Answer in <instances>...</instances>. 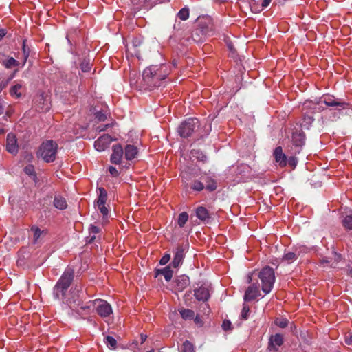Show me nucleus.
Returning a JSON list of instances; mask_svg holds the SVG:
<instances>
[{
  "mask_svg": "<svg viewBox=\"0 0 352 352\" xmlns=\"http://www.w3.org/2000/svg\"><path fill=\"white\" fill-rule=\"evenodd\" d=\"M170 73L169 67L164 64L148 67L143 71V86L148 89L160 87L161 82L166 79Z\"/></svg>",
  "mask_w": 352,
  "mask_h": 352,
  "instance_id": "1",
  "label": "nucleus"
},
{
  "mask_svg": "<svg viewBox=\"0 0 352 352\" xmlns=\"http://www.w3.org/2000/svg\"><path fill=\"white\" fill-rule=\"evenodd\" d=\"M198 125L199 120L197 118H189L179 126L177 131L181 137L186 138L192 135Z\"/></svg>",
  "mask_w": 352,
  "mask_h": 352,
  "instance_id": "5",
  "label": "nucleus"
},
{
  "mask_svg": "<svg viewBox=\"0 0 352 352\" xmlns=\"http://www.w3.org/2000/svg\"><path fill=\"white\" fill-rule=\"evenodd\" d=\"M215 1L219 2V3H223L227 1L228 0H214Z\"/></svg>",
  "mask_w": 352,
  "mask_h": 352,
  "instance_id": "62",
  "label": "nucleus"
},
{
  "mask_svg": "<svg viewBox=\"0 0 352 352\" xmlns=\"http://www.w3.org/2000/svg\"><path fill=\"white\" fill-rule=\"evenodd\" d=\"M1 64L6 68L10 69L19 65V62L12 57L6 58L1 60Z\"/></svg>",
  "mask_w": 352,
  "mask_h": 352,
  "instance_id": "27",
  "label": "nucleus"
},
{
  "mask_svg": "<svg viewBox=\"0 0 352 352\" xmlns=\"http://www.w3.org/2000/svg\"><path fill=\"white\" fill-rule=\"evenodd\" d=\"M80 69L83 72H88L90 71L91 65L89 60H83L80 63Z\"/></svg>",
  "mask_w": 352,
  "mask_h": 352,
  "instance_id": "36",
  "label": "nucleus"
},
{
  "mask_svg": "<svg viewBox=\"0 0 352 352\" xmlns=\"http://www.w3.org/2000/svg\"><path fill=\"white\" fill-rule=\"evenodd\" d=\"M274 157L276 163L280 167H285L287 164V158L285 154L283 152L281 146H277L273 153Z\"/></svg>",
  "mask_w": 352,
  "mask_h": 352,
  "instance_id": "16",
  "label": "nucleus"
},
{
  "mask_svg": "<svg viewBox=\"0 0 352 352\" xmlns=\"http://www.w3.org/2000/svg\"><path fill=\"white\" fill-rule=\"evenodd\" d=\"M343 226L345 228L352 230V215H347L342 221Z\"/></svg>",
  "mask_w": 352,
  "mask_h": 352,
  "instance_id": "37",
  "label": "nucleus"
},
{
  "mask_svg": "<svg viewBox=\"0 0 352 352\" xmlns=\"http://www.w3.org/2000/svg\"><path fill=\"white\" fill-rule=\"evenodd\" d=\"M92 300L89 301L88 302V305H82L78 309V313L79 314H82L84 313H87V311L89 310L91 307H93V305L90 303Z\"/></svg>",
  "mask_w": 352,
  "mask_h": 352,
  "instance_id": "41",
  "label": "nucleus"
},
{
  "mask_svg": "<svg viewBox=\"0 0 352 352\" xmlns=\"http://www.w3.org/2000/svg\"><path fill=\"white\" fill-rule=\"evenodd\" d=\"M104 342L106 344L107 346L110 349H116L117 347L116 340L111 336H106L104 340Z\"/></svg>",
  "mask_w": 352,
  "mask_h": 352,
  "instance_id": "29",
  "label": "nucleus"
},
{
  "mask_svg": "<svg viewBox=\"0 0 352 352\" xmlns=\"http://www.w3.org/2000/svg\"><path fill=\"white\" fill-rule=\"evenodd\" d=\"M113 140V139L110 135L104 134L95 141L94 147L98 151H104L109 147Z\"/></svg>",
  "mask_w": 352,
  "mask_h": 352,
  "instance_id": "10",
  "label": "nucleus"
},
{
  "mask_svg": "<svg viewBox=\"0 0 352 352\" xmlns=\"http://www.w3.org/2000/svg\"><path fill=\"white\" fill-rule=\"evenodd\" d=\"M227 45L231 52L234 51V45L232 44L230 41H227Z\"/></svg>",
  "mask_w": 352,
  "mask_h": 352,
  "instance_id": "55",
  "label": "nucleus"
},
{
  "mask_svg": "<svg viewBox=\"0 0 352 352\" xmlns=\"http://www.w3.org/2000/svg\"><path fill=\"white\" fill-rule=\"evenodd\" d=\"M90 303L93 305V308L96 309L97 314L102 318L108 317L113 312L111 305L106 300L96 299Z\"/></svg>",
  "mask_w": 352,
  "mask_h": 352,
  "instance_id": "6",
  "label": "nucleus"
},
{
  "mask_svg": "<svg viewBox=\"0 0 352 352\" xmlns=\"http://www.w3.org/2000/svg\"><path fill=\"white\" fill-rule=\"evenodd\" d=\"M30 230L33 233V243L36 244L38 242L41 236L44 234L45 231L41 230L36 226H32Z\"/></svg>",
  "mask_w": 352,
  "mask_h": 352,
  "instance_id": "26",
  "label": "nucleus"
},
{
  "mask_svg": "<svg viewBox=\"0 0 352 352\" xmlns=\"http://www.w3.org/2000/svg\"><path fill=\"white\" fill-rule=\"evenodd\" d=\"M181 352H195L193 344L189 341H185L181 346Z\"/></svg>",
  "mask_w": 352,
  "mask_h": 352,
  "instance_id": "33",
  "label": "nucleus"
},
{
  "mask_svg": "<svg viewBox=\"0 0 352 352\" xmlns=\"http://www.w3.org/2000/svg\"><path fill=\"white\" fill-rule=\"evenodd\" d=\"M133 44L134 46L137 47L141 44V41L138 38H135L133 41Z\"/></svg>",
  "mask_w": 352,
  "mask_h": 352,
  "instance_id": "54",
  "label": "nucleus"
},
{
  "mask_svg": "<svg viewBox=\"0 0 352 352\" xmlns=\"http://www.w3.org/2000/svg\"><path fill=\"white\" fill-rule=\"evenodd\" d=\"M188 220V214L186 212H183L179 214L177 223L180 228H183Z\"/></svg>",
  "mask_w": 352,
  "mask_h": 352,
  "instance_id": "32",
  "label": "nucleus"
},
{
  "mask_svg": "<svg viewBox=\"0 0 352 352\" xmlns=\"http://www.w3.org/2000/svg\"><path fill=\"white\" fill-rule=\"evenodd\" d=\"M185 256V248L183 246H177L175 249L173 260L170 265L174 268H178L182 265Z\"/></svg>",
  "mask_w": 352,
  "mask_h": 352,
  "instance_id": "11",
  "label": "nucleus"
},
{
  "mask_svg": "<svg viewBox=\"0 0 352 352\" xmlns=\"http://www.w3.org/2000/svg\"><path fill=\"white\" fill-rule=\"evenodd\" d=\"M196 215L197 218L202 221H208L210 218L208 210L202 206H199L197 208Z\"/></svg>",
  "mask_w": 352,
  "mask_h": 352,
  "instance_id": "25",
  "label": "nucleus"
},
{
  "mask_svg": "<svg viewBox=\"0 0 352 352\" xmlns=\"http://www.w3.org/2000/svg\"><path fill=\"white\" fill-rule=\"evenodd\" d=\"M201 28H202L201 31H202V32H204V34H210V32L212 31V28H210V30H209V29H206V30H204L202 27H201Z\"/></svg>",
  "mask_w": 352,
  "mask_h": 352,
  "instance_id": "57",
  "label": "nucleus"
},
{
  "mask_svg": "<svg viewBox=\"0 0 352 352\" xmlns=\"http://www.w3.org/2000/svg\"><path fill=\"white\" fill-rule=\"evenodd\" d=\"M22 51L25 63L30 54V49L26 45V40L23 41Z\"/></svg>",
  "mask_w": 352,
  "mask_h": 352,
  "instance_id": "35",
  "label": "nucleus"
},
{
  "mask_svg": "<svg viewBox=\"0 0 352 352\" xmlns=\"http://www.w3.org/2000/svg\"><path fill=\"white\" fill-rule=\"evenodd\" d=\"M179 313L184 320H192L195 316L194 311L189 309H182L179 310Z\"/></svg>",
  "mask_w": 352,
  "mask_h": 352,
  "instance_id": "30",
  "label": "nucleus"
},
{
  "mask_svg": "<svg viewBox=\"0 0 352 352\" xmlns=\"http://www.w3.org/2000/svg\"><path fill=\"white\" fill-rule=\"evenodd\" d=\"M170 255L169 254H164L160 261V263L162 265H164L170 261Z\"/></svg>",
  "mask_w": 352,
  "mask_h": 352,
  "instance_id": "45",
  "label": "nucleus"
},
{
  "mask_svg": "<svg viewBox=\"0 0 352 352\" xmlns=\"http://www.w3.org/2000/svg\"><path fill=\"white\" fill-rule=\"evenodd\" d=\"M160 274L164 276L165 280L167 282H169L171 280L173 275V272L171 270V265H169L162 269H157L155 270V277H157Z\"/></svg>",
  "mask_w": 352,
  "mask_h": 352,
  "instance_id": "20",
  "label": "nucleus"
},
{
  "mask_svg": "<svg viewBox=\"0 0 352 352\" xmlns=\"http://www.w3.org/2000/svg\"><path fill=\"white\" fill-rule=\"evenodd\" d=\"M54 206L56 208L63 210L67 208V204L63 197L56 195L54 199Z\"/></svg>",
  "mask_w": 352,
  "mask_h": 352,
  "instance_id": "22",
  "label": "nucleus"
},
{
  "mask_svg": "<svg viewBox=\"0 0 352 352\" xmlns=\"http://www.w3.org/2000/svg\"><path fill=\"white\" fill-rule=\"evenodd\" d=\"M177 16L182 21H186L189 17V9L188 8H183L177 13Z\"/></svg>",
  "mask_w": 352,
  "mask_h": 352,
  "instance_id": "34",
  "label": "nucleus"
},
{
  "mask_svg": "<svg viewBox=\"0 0 352 352\" xmlns=\"http://www.w3.org/2000/svg\"><path fill=\"white\" fill-rule=\"evenodd\" d=\"M300 153V149L299 148H298V150L295 152V153Z\"/></svg>",
  "mask_w": 352,
  "mask_h": 352,
  "instance_id": "64",
  "label": "nucleus"
},
{
  "mask_svg": "<svg viewBox=\"0 0 352 352\" xmlns=\"http://www.w3.org/2000/svg\"><path fill=\"white\" fill-rule=\"evenodd\" d=\"M22 89V85L20 84H16L12 86L10 88V93L11 96H16V98H19L21 97L22 93L21 90Z\"/></svg>",
  "mask_w": 352,
  "mask_h": 352,
  "instance_id": "31",
  "label": "nucleus"
},
{
  "mask_svg": "<svg viewBox=\"0 0 352 352\" xmlns=\"http://www.w3.org/2000/svg\"><path fill=\"white\" fill-rule=\"evenodd\" d=\"M231 326H232V324H231L230 321L227 320H225L223 321L222 328L223 329V330H225V331L230 330Z\"/></svg>",
  "mask_w": 352,
  "mask_h": 352,
  "instance_id": "47",
  "label": "nucleus"
},
{
  "mask_svg": "<svg viewBox=\"0 0 352 352\" xmlns=\"http://www.w3.org/2000/svg\"><path fill=\"white\" fill-rule=\"evenodd\" d=\"M194 296L197 300L206 302L210 298V289L208 287L201 285L194 290Z\"/></svg>",
  "mask_w": 352,
  "mask_h": 352,
  "instance_id": "14",
  "label": "nucleus"
},
{
  "mask_svg": "<svg viewBox=\"0 0 352 352\" xmlns=\"http://www.w3.org/2000/svg\"><path fill=\"white\" fill-rule=\"evenodd\" d=\"M276 324L281 328H285L288 325V320L287 319H277Z\"/></svg>",
  "mask_w": 352,
  "mask_h": 352,
  "instance_id": "44",
  "label": "nucleus"
},
{
  "mask_svg": "<svg viewBox=\"0 0 352 352\" xmlns=\"http://www.w3.org/2000/svg\"><path fill=\"white\" fill-rule=\"evenodd\" d=\"M109 172L113 177H118L119 175L118 170L113 166H109Z\"/></svg>",
  "mask_w": 352,
  "mask_h": 352,
  "instance_id": "49",
  "label": "nucleus"
},
{
  "mask_svg": "<svg viewBox=\"0 0 352 352\" xmlns=\"http://www.w3.org/2000/svg\"><path fill=\"white\" fill-rule=\"evenodd\" d=\"M58 146L57 143L52 140L44 141L40 146L38 156L47 163L55 161Z\"/></svg>",
  "mask_w": 352,
  "mask_h": 352,
  "instance_id": "3",
  "label": "nucleus"
},
{
  "mask_svg": "<svg viewBox=\"0 0 352 352\" xmlns=\"http://www.w3.org/2000/svg\"><path fill=\"white\" fill-rule=\"evenodd\" d=\"M6 149L12 154H16L19 150L17 140L15 135L9 133L6 139Z\"/></svg>",
  "mask_w": 352,
  "mask_h": 352,
  "instance_id": "15",
  "label": "nucleus"
},
{
  "mask_svg": "<svg viewBox=\"0 0 352 352\" xmlns=\"http://www.w3.org/2000/svg\"><path fill=\"white\" fill-rule=\"evenodd\" d=\"M261 282V289L265 294H268L273 289L275 283V274L274 270L269 267H263L258 275Z\"/></svg>",
  "mask_w": 352,
  "mask_h": 352,
  "instance_id": "4",
  "label": "nucleus"
},
{
  "mask_svg": "<svg viewBox=\"0 0 352 352\" xmlns=\"http://www.w3.org/2000/svg\"><path fill=\"white\" fill-rule=\"evenodd\" d=\"M24 172L25 173V174H27L28 175H30V176H35L36 175L34 168L31 164L28 165L24 168Z\"/></svg>",
  "mask_w": 352,
  "mask_h": 352,
  "instance_id": "42",
  "label": "nucleus"
},
{
  "mask_svg": "<svg viewBox=\"0 0 352 352\" xmlns=\"http://www.w3.org/2000/svg\"><path fill=\"white\" fill-rule=\"evenodd\" d=\"M300 256V251L295 249L292 252H285L284 255L281 258V262L287 264H291L294 262Z\"/></svg>",
  "mask_w": 352,
  "mask_h": 352,
  "instance_id": "19",
  "label": "nucleus"
},
{
  "mask_svg": "<svg viewBox=\"0 0 352 352\" xmlns=\"http://www.w3.org/2000/svg\"><path fill=\"white\" fill-rule=\"evenodd\" d=\"M283 344V337L280 333H276L274 336H272L270 338L269 348H273L277 351L276 346H280Z\"/></svg>",
  "mask_w": 352,
  "mask_h": 352,
  "instance_id": "21",
  "label": "nucleus"
},
{
  "mask_svg": "<svg viewBox=\"0 0 352 352\" xmlns=\"http://www.w3.org/2000/svg\"><path fill=\"white\" fill-rule=\"evenodd\" d=\"M100 231V229L94 225H91L89 228V236L87 237V243H91L95 240L97 239L96 234H98Z\"/></svg>",
  "mask_w": 352,
  "mask_h": 352,
  "instance_id": "23",
  "label": "nucleus"
},
{
  "mask_svg": "<svg viewBox=\"0 0 352 352\" xmlns=\"http://www.w3.org/2000/svg\"><path fill=\"white\" fill-rule=\"evenodd\" d=\"M320 102L324 103L328 107H335L338 110L346 109L349 104L341 99L336 98L331 95H324L320 98Z\"/></svg>",
  "mask_w": 352,
  "mask_h": 352,
  "instance_id": "7",
  "label": "nucleus"
},
{
  "mask_svg": "<svg viewBox=\"0 0 352 352\" xmlns=\"http://www.w3.org/2000/svg\"><path fill=\"white\" fill-rule=\"evenodd\" d=\"M250 313V307L248 305L243 303V309L241 314V317L243 320H246L248 318Z\"/></svg>",
  "mask_w": 352,
  "mask_h": 352,
  "instance_id": "40",
  "label": "nucleus"
},
{
  "mask_svg": "<svg viewBox=\"0 0 352 352\" xmlns=\"http://www.w3.org/2000/svg\"><path fill=\"white\" fill-rule=\"evenodd\" d=\"M145 0H131V3L133 5L141 6L144 3Z\"/></svg>",
  "mask_w": 352,
  "mask_h": 352,
  "instance_id": "51",
  "label": "nucleus"
},
{
  "mask_svg": "<svg viewBox=\"0 0 352 352\" xmlns=\"http://www.w3.org/2000/svg\"><path fill=\"white\" fill-rule=\"evenodd\" d=\"M6 34H7V30L6 29L0 28V41L6 35Z\"/></svg>",
  "mask_w": 352,
  "mask_h": 352,
  "instance_id": "53",
  "label": "nucleus"
},
{
  "mask_svg": "<svg viewBox=\"0 0 352 352\" xmlns=\"http://www.w3.org/2000/svg\"><path fill=\"white\" fill-rule=\"evenodd\" d=\"M191 153L193 157H197L198 160H199L202 162L206 161V159H207L206 156L204 154H203L201 151H199L198 150H192Z\"/></svg>",
  "mask_w": 352,
  "mask_h": 352,
  "instance_id": "38",
  "label": "nucleus"
},
{
  "mask_svg": "<svg viewBox=\"0 0 352 352\" xmlns=\"http://www.w3.org/2000/svg\"><path fill=\"white\" fill-rule=\"evenodd\" d=\"M146 338H147L146 335L141 334L140 339H141V343L142 344L145 342V340H146Z\"/></svg>",
  "mask_w": 352,
  "mask_h": 352,
  "instance_id": "59",
  "label": "nucleus"
},
{
  "mask_svg": "<svg viewBox=\"0 0 352 352\" xmlns=\"http://www.w3.org/2000/svg\"><path fill=\"white\" fill-rule=\"evenodd\" d=\"M74 276L73 269L67 267L54 287V296L56 299L64 298L66 292L70 286Z\"/></svg>",
  "mask_w": 352,
  "mask_h": 352,
  "instance_id": "2",
  "label": "nucleus"
},
{
  "mask_svg": "<svg viewBox=\"0 0 352 352\" xmlns=\"http://www.w3.org/2000/svg\"><path fill=\"white\" fill-rule=\"evenodd\" d=\"M9 56L6 54L0 52V63H1V60L6 59V58H8Z\"/></svg>",
  "mask_w": 352,
  "mask_h": 352,
  "instance_id": "56",
  "label": "nucleus"
},
{
  "mask_svg": "<svg viewBox=\"0 0 352 352\" xmlns=\"http://www.w3.org/2000/svg\"><path fill=\"white\" fill-rule=\"evenodd\" d=\"M305 135L303 131H299L293 133L292 142L297 148H301L305 144Z\"/></svg>",
  "mask_w": 352,
  "mask_h": 352,
  "instance_id": "18",
  "label": "nucleus"
},
{
  "mask_svg": "<svg viewBox=\"0 0 352 352\" xmlns=\"http://www.w3.org/2000/svg\"><path fill=\"white\" fill-rule=\"evenodd\" d=\"M252 280V275H248V283H250Z\"/></svg>",
  "mask_w": 352,
  "mask_h": 352,
  "instance_id": "60",
  "label": "nucleus"
},
{
  "mask_svg": "<svg viewBox=\"0 0 352 352\" xmlns=\"http://www.w3.org/2000/svg\"><path fill=\"white\" fill-rule=\"evenodd\" d=\"M195 322H199V318L197 317L195 318Z\"/></svg>",
  "mask_w": 352,
  "mask_h": 352,
  "instance_id": "63",
  "label": "nucleus"
},
{
  "mask_svg": "<svg viewBox=\"0 0 352 352\" xmlns=\"http://www.w3.org/2000/svg\"><path fill=\"white\" fill-rule=\"evenodd\" d=\"M95 118L100 122L104 121L107 119V114L102 111H98L95 113Z\"/></svg>",
  "mask_w": 352,
  "mask_h": 352,
  "instance_id": "43",
  "label": "nucleus"
},
{
  "mask_svg": "<svg viewBox=\"0 0 352 352\" xmlns=\"http://www.w3.org/2000/svg\"><path fill=\"white\" fill-rule=\"evenodd\" d=\"M261 296L259 287L256 283H253L250 285L245 290L243 299L245 301H252L256 297Z\"/></svg>",
  "mask_w": 352,
  "mask_h": 352,
  "instance_id": "13",
  "label": "nucleus"
},
{
  "mask_svg": "<svg viewBox=\"0 0 352 352\" xmlns=\"http://www.w3.org/2000/svg\"><path fill=\"white\" fill-rule=\"evenodd\" d=\"M314 120V118L311 116L306 115V113L304 116V118H302L300 126L302 128L309 129L311 125L312 124Z\"/></svg>",
  "mask_w": 352,
  "mask_h": 352,
  "instance_id": "28",
  "label": "nucleus"
},
{
  "mask_svg": "<svg viewBox=\"0 0 352 352\" xmlns=\"http://www.w3.org/2000/svg\"><path fill=\"white\" fill-rule=\"evenodd\" d=\"M297 162H298V161H297L296 157H293V156H292V157H290L287 160V164H288L290 166L294 167V168L296 166Z\"/></svg>",
  "mask_w": 352,
  "mask_h": 352,
  "instance_id": "48",
  "label": "nucleus"
},
{
  "mask_svg": "<svg viewBox=\"0 0 352 352\" xmlns=\"http://www.w3.org/2000/svg\"><path fill=\"white\" fill-rule=\"evenodd\" d=\"M202 180L206 184V188L208 191L212 192L217 189V183L214 179L210 176H203Z\"/></svg>",
  "mask_w": 352,
  "mask_h": 352,
  "instance_id": "24",
  "label": "nucleus"
},
{
  "mask_svg": "<svg viewBox=\"0 0 352 352\" xmlns=\"http://www.w3.org/2000/svg\"><path fill=\"white\" fill-rule=\"evenodd\" d=\"M345 342L349 345L352 344V334L349 333L346 335Z\"/></svg>",
  "mask_w": 352,
  "mask_h": 352,
  "instance_id": "50",
  "label": "nucleus"
},
{
  "mask_svg": "<svg viewBox=\"0 0 352 352\" xmlns=\"http://www.w3.org/2000/svg\"><path fill=\"white\" fill-rule=\"evenodd\" d=\"M124 149L120 144H115L112 147V154L111 155V162L115 164H120L123 158Z\"/></svg>",
  "mask_w": 352,
  "mask_h": 352,
  "instance_id": "12",
  "label": "nucleus"
},
{
  "mask_svg": "<svg viewBox=\"0 0 352 352\" xmlns=\"http://www.w3.org/2000/svg\"><path fill=\"white\" fill-rule=\"evenodd\" d=\"M272 0H262L261 6L263 8H267L271 3Z\"/></svg>",
  "mask_w": 352,
  "mask_h": 352,
  "instance_id": "52",
  "label": "nucleus"
},
{
  "mask_svg": "<svg viewBox=\"0 0 352 352\" xmlns=\"http://www.w3.org/2000/svg\"><path fill=\"white\" fill-rule=\"evenodd\" d=\"M3 107H2V105L0 104V115L3 113Z\"/></svg>",
  "mask_w": 352,
  "mask_h": 352,
  "instance_id": "61",
  "label": "nucleus"
},
{
  "mask_svg": "<svg viewBox=\"0 0 352 352\" xmlns=\"http://www.w3.org/2000/svg\"><path fill=\"white\" fill-rule=\"evenodd\" d=\"M107 199V192L106 190L103 188H99V195L98 197L96 207L102 214L103 217L105 218L108 216L109 210L105 206V204Z\"/></svg>",
  "mask_w": 352,
  "mask_h": 352,
  "instance_id": "8",
  "label": "nucleus"
},
{
  "mask_svg": "<svg viewBox=\"0 0 352 352\" xmlns=\"http://www.w3.org/2000/svg\"><path fill=\"white\" fill-rule=\"evenodd\" d=\"M190 284L189 277L185 274L177 276L173 282V291L175 293L184 291Z\"/></svg>",
  "mask_w": 352,
  "mask_h": 352,
  "instance_id": "9",
  "label": "nucleus"
},
{
  "mask_svg": "<svg viewBox=\"0 0 352 352\" xmlns=\"http://www.w3.org/2000/svg\"><path fill=\"white\" fill-rule=\"evenodd\" d=\"M112 124H107L105 125H100L96 127V130L98 132H102L107 130L109 127L112 126Z\"/></svg>",
  "mask_w": 352,
  "mask_h": 352,
  "instance_id": "46",
  "label": "nucleus"
},
{
  "mask_svg": "<svg viewBox=\"0 0 352 352\" xmlns=\"http://www.w3.org/2000/svg\"><path fill=\"white\" fill-rule=\"evenodd\" d=\"M123 149L124 157L126 160L132 161L137 158L138 155V148L137 146L132 144H127Z\"/></svg>",
  "mask_w": 352,
  "mask_h": 352,
  "instance_id": "17",
  "label": "nucleus"
},
{
  "mask_svg": "<svg viewBox=\"0 0 352 352\" xmlns=\"http://www.w3.org/2000/svg\"><path fill=\"white\" fill-rule=\"evenodd\" d=\"M312 104L309 102H306L303 104V109L311 107Z\"/></svg>",
  "mask_w": 352,
  "mask_h": 352,
  "instance_id": "58",
  "label": "nucleus"
},
{
  "mask_svg": "<svg viewBox=\"0 0 352 352\" xmlns=\"http://www.w3.org/2000/svg\"><path fill=\"white\" fill-rule=\"evenodd\" d=\"M191 188L193 189L194 190L201 191V190H204V184L203 182H201L200 181L195 180L193 182V183L191 186Z\"/></svg>",
  "mask_w": 352,
  "mask_h": 352,
  "instance_id": "39",
  "label": "nucleus"
}]
</instances>
